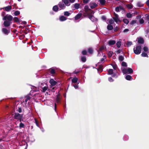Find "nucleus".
<instances>
[{
	"mask_svg": "<svg viewBox=\"0 0 149 149\" xmlns=\"http://www.w3.org/2000/svg\"><path fill=\"white\" fill-rule=\"evenodd\" d=\"M6 11L8 12L10 11L12 9V7L11 6H8L3 8Z\"/></svg>",
	"mask_w": 149,
	"mask_h": 149,
	"instance_id": "dca6fc26",
	"label": "nucleus"
},
{
	"mask_svg": "<svg viewBox=\"0 0 149 149\" xmlns=\"http://www.w3.org/2000/svg\"><path fill=\"white\" fill-rule=\"evenodd\" d=\"M89 18L93 22L97 20V19L96 18H95L93 15H91L89 16Z\"/></svg>",
	"mask_w": 149,
	"mask_h": 149,
	"instance_id": "ddd939ff",
	"label": "nucleus"
},
{
	"mask_svg": "<svg viewBox=\"0 0 149 149\" xmlns=\"http://www.w3.org/2000/svg\"><path fill=\"white\" fill-rule=\"evenodd\" d=\"M80 6V4L79 3H76L74 5V7L75 9H78L79 8Z\"/></svg>",
	"mask_w": 149,
	"mask_h": 149,
	"instance_id": "5701e85b",
	"label": "nucleus"
},
{
	"mask_svg": "<svg viewBox=\"0 0 149 149\" xmlns=\"http://www.w3.org/2000/svg\"><path fill=\"white\" fill-rule=\"evenodd\" d=\"M112 76L113 77H118V75H117L116 74V73H113Z\"/></svg>",
	"mask_w": 149,
	"mask_h": 149,
	"instance_id": "13d9d810",
	"label": "nucleus"
},
{
	"mask_svg": "<svg viewBox=\"0 0 149 149\" xmlns=\"http://www.w3.org/2000/svg\"><path fill=\"white\" fill-rule=\"evenodd\" d=\"M134 53L136 54H139L141 52V48L140 45H137L133 49Z\"/></svg>",
	"mask_w": 149,
	"mask_h": 149,
	"instance_id": "f03ea898",
	"label": "nucleus"
},
{
	"mask_svg": "<svg viewBox=\"0 0 149 149\" xmlns=\"http://www.w3.org/2000/svg\"><path fill=\"white\" fill-rule=\"evenodd\" d=\"M17 111H18L19 113H21L22 112V109L20 107H18Z\"/></svg>",
	"mask_w": 149,
	"mask_h": 149,
	"instance_id": "69168bd1",
	"label": "nucleus"
},
{
	"mask_svg": "<svg viewBox=\"0 0 149 149\" xmlns=\"http://www.w3.org/2000/svg\"><path fill=\"white\" fill-rule=\"evenodd\" d=\"M82 14L81 13H78L75 17V20H77L79 19L81 17Z\"/></svg>",
	"mask_w": 149,
	"mask_h": 149,
	"instance_id": "9b49d317",
	"label": "nucleus"
},
{
	"mask_svg": "<svg viewBox=\"0 0 149 149\" xmlns=\"http://www.w3.org/2000/svg\"><path fill=\"white\" fill-rule=\"evenodd\" d=\"M115 10L117 12H118L120 11V9L119 7H117L115 8Z\"/></svg>",
	"mask_w": 149,
	"mask_h": 149,
	"instance_id": "680f3d73",
	"label": "nucleus"
},
{
	"mask_svg": "<svg viewBox=\"0 0 149 149\" xmlns=\"http://www.w3.org/2000/svg\"><path fill=\"white\" fill-rule=\"evenodd\" d=\"M132 44V42L131 41H128L127 43V47H129Z\"/></svg>",
	"mask_w": 149,
	"mask_h": 149,
	"instance_id": "37998d69",
	"label": "nucleus"
},
{
	"mask_svg": "<svg viewBox=\"0 0 149 149\" xmlns=\"http://www.w3.org/2000/svg\"><path fill=\"white\" fill-rule=\"evenodd\" d=\"M99 1L101 4L102 5H104L106 2L105 0H99Z\"/></svg>",
	"mask_w": 149,
	"mask_h": 149,
	"instance_id": "cd10ccee",
	"label": "nucleus"
},
{
	"mask_svg": "<svg viewBox=\"0 0 149 149\" xmlns=\"http://www.w3.org/2000/svg\"><path fill=\"white\" fill-rule=\"evenodd\" d=\"M123 21L126 24H128V23H129V21L128 20V19H123Z\"/></svg>",
	"mask_w": 149,
	"mask_h": 149,
	"instance_id": "72a5a7b5",
	"label": "nucleus"
},
{
	"mask_svg": "<svg viewBox=\"0 0 149 149\" xmlns=\"http://www.w3.org/2000/svg\"><path fill=\"white\" fill-rule=\"evenodd\" d=\"M39 87L42 89V92H45L47 89L48 87L47 85L45 83H41L40 85L39 86Z\"/></svg>",
	"mask_w": 149,
	"mask_h": 149,
	"instance_id": "20e7f679",
	"label": "nucleus"
},
{
	"mask_svg": "<svg viewBox=\"0 0 149 149\" xmlns=\"http://www.w3.org/2000/svg\"><path fill=\"white\" fill-rule=\"evenodd\" d=\"M20 14V12L19 11H16L14 13V14L15 15L17 16Z\"/></svg>",
	"mask_w": 149,
	"mask_h": 149,
	"instance_id": "c03bdc74",
	"label": "nucleus"
},
{
	"mask_svg": "<svg viewBox=\"0 0 149 149\" xmlns=\"http://www.w3.org/2000/svg\"><path fill=\"white\" fill-rule=\"evenodd\" d=\"M116 43L115 40H110L108 42V45L109 46H111L114 45Z\"/></svg>",
	"mask_w": 149,
	"mask_h": 149,
	"instance_id": "9d476101",
	"label": "nucleus"
},
{
	"mask_svg": "<svg viewBox=\"0 0 149 149\" xmlns=\"http://www.w3.org/2000/svg\"><path fill=\"white\" fill-rule=\"evenodd\" d=\"M122 50L119 49L116 51L117 54H120L121 52H122Z\"/></svg>",
	"mask_w": 149,
	"mask_h": 149,
	"instance_id": "0e129e2a",
	"label": "nucleus"
},
{
	"mask_svg": "<svg viewBox=\"0 0 149 149\" xmlns=\"http://www.w3.org/2000/svg\"><path fill=\"white\" fill-rule=\"evenodd\" d=\"M129 31L128 29H125L123 31V32L124 33H126L128 32Z\"/></svg>",
	"mask_w": 149,
	"mask_h": 149,
	"instance_id": "e2e57ef3",
	"label": "nucleus"
},
{
	"mask_svg": "<svg viewBox=\"0 0 149 149\" xmlns=\"http://www.w3.org/2000/svg\"><path fill=\"white\" fill-rule=\"evenodd\" d=\"M114 21L113 19H110L109 21V24H113L114 23Z\"/></svg>",
	"mask_w": 149,
	"mask_h": 149,
	"instance_id": "49530a36",
	"label": "nucleus"
},
{
	"mask_svg": "<svg viewBox=\"0 0 149 149\" xmlns=\"http://www.w3.org/2000/svg\"><path fill=\"white\" fill-rule=\"evenodd\" d=\"M113 19L116 23H117L118 22H120L118 17H113Z\"/></svg>",
	"mask_w": 149,
	"mask_h": 149,
	"instance_id": "393cba45",
	"label": "nucleus"
},
{
	"mask_svg": "<svg viewBox=\"0 0 149 149\" xmlns=\"http://www.w3.org/2000/svg\"><path fill=\"white\" fill-rule=\"evenodd\" d=\"M97 6V4L95 2L91 3L90 4V7L91 9L94 8Z\"/></svg>",
	"mask_w": 149,
	"mask_h": 149,
	"instance_id": "1a4fd4ad",
	"label": "nucleus"
},
{
	"mask_svg": "<svg viewBox=\"0 0 149 149\" xmlns=\"http://www.w3.org/2000/svg\"><path fill=\"white\" fill-rule=\"evenodd\" d=\"M122 70L123 74H126L127 73V69L125 68H122Z\"/></svg>",
	"mask_w": 149,
	"mask_h": 149,
	"instance_id": "412c9836",
	"label": "nucleus"
},
{
	"mask_svg": "<svg viewBox=\"0 0 149 149\" xmlns=\"http://www.w3.org/2000/svg\"><path fill=\"white\" fill-rule=\"evenodd\" d=\"M106 59V57L105 56H104V57L102 58L101 59V61L102 62H104V61H105V59Z\"/></svg>",
	"mask_w": 149,
	"mask_h": 149,
	"instance_id": "4d7b16f0",
	"label": "nucleus"
},
{
	"mask_svg": "<svg viewBox=\"0 0 149 149\" xmlns=\"http://www.w3.org/2000/svg\"><path fill=\"white\" fill-rule=\"evenodd\" d=\"M125 79L128 80H130L132 79V76L130 75H127L125 77Z\"/></svg>",
	"mask_w": 149,
	"mask_h": 149,
	"instance_id": "b1692460",
	"label": "nucleus"
},
{
	"mask_svg": "<svg viewBox=\"0 0 149 149\" xmlns=\"http://www.w3.org/2000/svg\"><path fill=\"white\" fill-rule=\"evenodd\" d=\"M118 59L119 61H121L123 60L124 58L123 56L120 55L119 56Z\"/></svg>",
	"mask_w": 149,
	"mask_h": 149,
	"instance_id": "e433bc0d",
	"label": "nucleus"
},
{
	"mask_svg": "<svg viewBox=\"0 0 149 149\" xmlns=\"http://www.w3.org/2000/svg\"><path fill=\"white\" fill-rule=\"evenodd\" d=\"M12 23L11 22L5 20L3 23L4 26L6 27L9 26Z\"/></svg>",
	"mask_w": 149,
	"mask_h": 149,
	"instance_id": "0eeeda50",
	"label": "nucleus"
},
{
	"mask_svg": "<svg viewBox=\"0 0 149 149\" xmlns=\"http://www.w3.org/2000/svg\"><path fill=\"white\" fill-rule=\"evenodd\" d=\"M22 114H20L17 113H16L15 114L14 116V118L18 120H19V121L20 122H21L23 120H22Z\"/></svg>",
	"mask_w": 149,
	"mask_h": 149,
	"instance_id": "7ed1b4c3",
	"label": "nucleus"
},
{
	"mask_svg": "<svg viewBox=\"0 0 149 149\" xmlns=\"http://www.w3.org/2000/svg\"><path fill=\"white\" fill-rule=\"evenodd\" d=\"M59 19L61 21H63L66 20L67 18L63 16H61L60 17Z\"/></svg>",
	"mask_w": 149,
	"mask_h": 149,
	"instance_id": "f3484780",
	"label": "nucleus"
},
{
	"mask_svg": "<svg viewBox=\"0 0 149 149\" xmlns=\"http://www.w3.org/2000/svg\"><path fill=\"white\" fill-rule=\"evenodd\" d=\"M121 44H122V42H121V40H119V41H118L116 43V45L117 47L118 48H119L120 47L121 45Z\"/></svg>",
	"mask_w": 149,
	"mask_h": 149,
	"instance_id": "2eb2a0df",
	"label": "nucleus"
},
{
	"mask_svg": "<svg viewBox=\"0 0 149 149\" xmlns=\"http://www.w3.org/2000/svg\"><path fill=\"white\" fill-rule=\"evenodd\" d=\"M78 79L76 77H74L72 79V82L74 83H75L77 81Z\"/></svg>",
	"mask_w": 149,
	"mask_h": 149,
	"instance_id": "4be33fe9",
	"label": "nucleus"
},
{
	"mask_svg": "<svg viewBox=\"0 0 149 149\" xmlns=\"http://www.w3.org/2000/svg\"><path fill=\"white\" fill-rule=\"evenodd\" d=\"M113 71L112 69H110L108 70V74L109 75H111L113 74Z\"/></svg>",
	"mask_w": 149,
	"mask_h": 149,
	"instance_id": "a878e982",
	"label": "nucleus"
},
{
	"mask_svg": "<svg viewBox=\"0 0 149 149\" xmlns=\"http://www.w3.org/2000/svg\"><path fill=\"white\" fill-rule=\"evenodd\" d=\"M89 0H83V2L85 3H86L89 2Z\"/></svg>",
	"mask_w": 149,
	"mask_h": 149,
	"instance_id": "774afa93",
	"label": "nucleus"
},
{
	"mask_svg": "<svg viewBox=\"0 0 149 149\" xmlns=\"http://www.w3.org/2000/svg\"><path fill=\"white\" fill-rule=\"evenodd\" d=\"M24 127V124L22 123L21 122L19 124V127L20 128H23Z\"/></svg>",
	"mask_w": 149,
	"mask_h": 149,
	"instance_id": "58836bf2",
	"label": "nucleus"
},
{
	"mask_svg": "<svg viewBox=\"0 0 149 149\" xmlns=\"http://www.w3.org/2000/svg\"><path fill=\"white\" fill-rule=\"evenodd\" d=\"M118 26H116L115 28L114 29V31H117L118 30Z\"/></svg>",
	"mask_w": 149,
	"mask_h": 149,
	"instance_id": "bf43d9fd",
	"label": "nucleus"
},
{
	"mask_svg": "<svg viewBox=\"0 0 149 149\" xmlns=\"http://www.w3.org/2000/svg\"><path fill=\"white\" fill-rule=\"evenodd\" d=\"M49 82L52 86H54L56 84V82L53 79L50 80Z\"/></svg>",
	"mask_w": 149,
	"mask_h": 149,
	"instance_id": "f8f14e48",
	"label": "nucleus"
},
{
	"mask_svg": "<svg viewBox=\"0 0 149 149\" xmlns=\"http://www.w3.org/2000/svg\"><path fill=\"white\" fill-rule=\"evenodd\" d=\"M137 5L139 7H142L143 6V4L140 2H138Z\"/></svg>",
	"mask_w": 149,
	"mask_h": 149,
	"instance_id": "a18cd8bd",
	"label": "nucleus"
},
{
	"mask_svg": "<svg viewBox=\"0 0 149 149\" xmlns=\"http://www.w3.org/2000/svg\"><path fill=\"white\" fill-rule=\"evenodd\" d=\"M60 97H59V95H57L56 96V101L57 103H59L60 102Z\"/></svg>",
	"mask_w": 149,
	"mask_h": 149,
	"instance_id": "2f4dec72",
	"label": "nucleus"
},
{
	"mask_svg": "<svg viewBox=\"0 0 149 149\" xmlns=\"http://www.w3.org/2000/svg\"><path fill=\"white\" fill-rule=\"evenodd\" d=\"M138 43L141 44H143L144 42L143 39L141 38H139L138 39Z\"/></svg>",
	"mask_w": 149,
	"mask_h": 149,
	"instance_id": "aec40b11",
	"label": "nucleus"
},
{
	"mask_svg": "<svg viewBox=\"0 0 149 149\" xmlns=\"http://www.w3.org/2000/svg\"><path fill=\"white\" fill-rule=\"evenodd\" d=\"M81 53L83 55H85L86 54L87 52L86 51L84 50L82 51V52H81Z\"/></svg>",
	"mask_w": 149,
	"mask_h": 149,
	"instance_id": "603ef678",
	"label": "nucleus"
},
{
	"mask_svg": "<svg viewBox=\"0 0 149 149\" xmlns=\"http://www.w3.org/2000/svg\"><path fill=\"white\" fill-rule=\"evenodd\" d=\"M141 55L143 57H148V55L145 52H142L141 54Z\"/></svg>",
	"mask_w": 149,
	"mask_h": 149,
	"instance_id": "4c0bfd02",
	"label": "nucleus"
},
{
	"mask_svg": "<svg viewBox=\"0 0 149 149\" xmlns=\"http://www.w3.org/2000/svg\"><path fill=\"white\" fill-rule=\"evenodd\" d=\"M13 19V17L11 15H8L5 16L3 18V20H7L10 22H11Z\"/></svg>",
	"mask_w": 149,
	"mask_h": 149,
	"instance_id": "39448f33",
	"label": "nucleus"
},
{
	"mask_svg": "<svg viewBox=\"0 0 149 149\" xmlns=\"http://www.w3.org/2000/svg\"><path fill=\"white\" fill-rule=\"evenodd\" d=\"M103 69V66L102 65H100L99 66L98 68L97 69V70L98 71H100V72H101Z\"/></svg>",
	"mask_w": 149,
	"mask_h": 149,
	"instance_id": "ea45409f",
	"label": "nucleus"
},
{
	"mask_svg": "<svg viewBox=\"0 0 149 149\" xmlns=\"http://www.w3.org/2000/svg\"><path fill=\"white\" fill-rule=\"evenodd\" d=\"M108 80H109V81L110 82H112L113 81V79L111 77H110L109 78Z\"/></svg>",
	"mask_w": 149,
	"mask_h": 149,
	"instance_id": "052dcab7",
	"label": "nucleus"
},
{
	"mask_svg": "<svg viewBox=\"0 0 149 149\" xmlns=\"http://www.w3.org/2000/svg\"><path fill=\"white\" fill-rule=\"evenodd\" d=\"M62 1L65 6H68L70 5V3L69 0H62Z\"/></svg>",
	"mask_w": 149,
	"mask_h": 149,
	"instance_id": "6e6552de",
	"label": "nucleus"
},
{
	"mask_svg": "<svg viewBox=\"0 0 149 149\" xmlns=\"http://www.w3.org/2000/svg\"><path fill=\"white\" fill-rule=\"evenodd\" d=\"M136 23V22L135 20H132L131 22L130 23V24L131 25H133L134 24Z\"/></svg>",
	"mask_w": 149,
	"mask_h": 149,
	"instance_id": "6e6d98bb",
	"label": "nucleus"
},
{
	"mask_svg": "<svg viewBox=\"0 0 149 149\" xmlns=\"http://www.w3.org/2000/svg\"><path fill=\"white\" fill-rule=\"evenodd\" d=\"M126 15L127 17L129 18L132 17V14L129 13H127Z\"/></svg>",
	"mask_w": 149,
	"mask_h": 149,
	"instance_id": "a19ab883",
	"label": "nucleus"
},
{
	"mask_svg": "<svg viewBox=\"0 0 149 149\" xmlns=\"http://www.w3.org/2000/svg\"><path fill=\"white\" fill-rule=\"evenodd\" d=\"M107 29L109 30H111L113 29V26L111 25H108L107 27Z\"/></svg>",
	"mask_w": 149,
	"mask_h": 149,
	"instance_id": "c85d7f7f",
	"label": "nucleus"
},
{
	"mask_svg": "<svg viewBox=\"0 0 149 149\" xmlns=\"http://www.w3.org/2000/svg\"><path fill=\"white\" fill-rule=\"evenodd\" d=\"M88 53L90 54H92L93 52V49L91 47H90L88 49Z\"/></svg>",
	"mask_w": 149,
	"mask_h": 149,
	"instance_id": "c756f323",
	"label": "nucleus"
},
{
	"mask_svg": "<svg viewBox=\"0 0 149 149\" xmlns=\"http://www.w3.org/2000/svg\"><path fill=\"white\" fill-rule=\"evenodd\" d=\"M81 60L84 62H86V57L85 56H81Z\"/></svg>",
	"mask_w": 149,
	"mask_h": 149,
	"instance_id": "bb28decb",
	"label": "nucleus"
},
{
	"mask_svg": "<svg viewBox=\"0 0 149 149\" xmlns=\"http://www.w3.org/2000/svg\"><path fill=\"white\" fill-rule=\"evenodd\" d=\"M64 14L65 16H68L71 14V13L68 11H65L64 12Z\"/></svg>",
	"mask_w": 149,
	"mask_h": 149,
	"instance_id": "7c9ffc66",
	"label": "nucleus"
},
{
	"mask_svg": "<svg viewBox=\"0 0 149 149\" xmlns=\"http://www.w3.org/2000/svg\"><path fill=\"white\" fill-rule=\"evenodd\" d=\"M133 70L131 68H128L127 69V72L129 74H131L133 72Z\"/></svg>",
	"mask_w": 149,
	"mask_h": 149,
	"instance_id": "f704fd0d",
	"label": "nucleus"
},
{
	"mask_svg": "<svg viewBox=\"0 0 149 149\" xmlns=\"http://www.w3.org/2000/svg\"><path fill=\"white\" fill-rule=\"evenodd\" d=\"M128 9H131L133 8V6L132 4H128L126 5Z\"/></svg>",
	"mask_w": 149,
	"mask_h": 149,
	"instance_id": "473e14b6",
	"label": "nucleus"
},
{
	"mask_svg": "<svg viewBox=\"0 0 149 149\" xmlns=\"http://www.w3.org/2000/svg\"><path fill=\"white\" fill-rule=\"evenodd\" d=\"M14 22H19V19L17 17H15L14 18Z\"/></svg>",
	"mask_w": 149,
	"mask_h": 149,
	"instance_id": "de8ad7c7",
	"label": "nucleus"
},
{
	"mask_svg": "<svg viewBox=\"0 0 149 149\" xmlns=\"http://www.w3.org/2000/svg\"><path fill=\"white\" fill-rule=\"evenodd\" d=\"M122 65L123 66L127 67V65L126 63L125 62H123L121 63Z\"/></svg>",
	"mask_w": 149,
	"mask_h": 149,
	"instance_id": "09e8293b",
	"label": "nucleus"
},
{
	"mask_svg": "<svg viewBox=\"0 0 149 149\" xmlns=\"http://www.w3.org/2000/svg\"><path fill=\"white\" fill-rule=\"evenodd\" d=\"M79 72V71L78 70H75L73 72V73L74 74H77V73H78Z\"/></svg>",
	"mask_w": 149,
	"mask_h": 149,
	"instance_id": "338daca9",
	"label": "nucleus"
},
{
	"mask_svg": "<svg viewBox=\"0 0 149 149\" xmlns=\"http://www.w3.org/2000/svg\"><path fill=\"white\" fill-rule=\"evenodd\" d=\"M50 72L51 74H53L55 73L54 70L53 69H51L50 70Z\"/></svg>",
	"mask_w": 149,
	"mask_h": 149,
	"instance_id": "864d4df0",
	"label": "nucleus"
},
{
	"mask_svg": "<svg viewBox=\"0 0 149 149\" xmlns=\"http://www.w3.org/2000/svg\"><path fill=\"white\" fill-rule=\"evenodd\" d=\"M98 53L97 55L98 56H101L102 54V52H101L98 50L97 51Z\"/></svg>",
	"mask_w": 149,
	"mask_h": 149,
	"instance_id": "8fccbe9b",
	"label": "nucleus"
},
{
	"mask_svg": "<svg viewBox=\"0 0 149 149\" xmlns=\"http://www.w3.org/2000/svg\"><path fill=\"white\" fill-rule=\"evenodd\" d=\"M2 31L3 33L6 35H7L8 33V30L5 28H2Z\"/></svg>",
	"mask_w": 149,
	"mask_h": 149,
	"instance_id": "4468645a",
	"label": "nucleus"
},
{
	"mask_svg": "<svg viewBox=\"0 0 149 149\" xmlns=\"http://www.w3.org/2000/svg\"><path fill=\"white\" fill-rule=\"evenodd\" d=\"M53 10L54 11L56 12H57L58 10V6L57 5H55L54 6L53 8Z\"/></svg>",
	"mask_w": 149,
	"mask_h": 149,
	"instance_id": "6ab92c4d",
	"label": "nucleus"
},
{
	"mask_svg": "<svg viewBox=\"0 0 149 149\" xmlns=\"http://www.w3.org/2000/svg\"><path fill=\"white\" fill-rule=\"evenodd\" d=\"M111 65L112 66L113 69L115 70H116L117 69V67L116 65H115L114 64H111Z\"/></svg>",
	"mask_w": 149,
	"mask_h": 149,
	"instance_id": "79ce46f5",
	"label": "nucleus"
},
{
	"mask_svg": "<svg viewBox=\"0 0 149 149\" xmlns=\"http://www.w3.org/2000/svg\"><path fill=\"white\" fill-rule=\"evenodd\" d=\"M30 99V97L29 96H28L25 97L22 102V104L23 107H27L29 105V102L27 103L28 101Z\"/></svg>",
	"mask_w": 149,
	"mask_h": 149,
	"instance_id": "f257e3e1",
	"label": "nucleus"
},
{
	"mask_svg": "<svg viewBox=\"0 0 149 149\" xmlns=\"http://www.w3.org/2000/svg\"><path fill=\"white\" fill-rule=\"evenodd\" d=\"M58 5L60 8V10L64 9L66 7V6L62 1L60 2Z\"/></svg>",
	"mask_w": 149,
	"mask_h": 149,
	"instance_id": "423d86ee",
	"label": "nucleus"
},
{
	"mask_svg": "<svg viewBox=\"0 0 149 149\" xmlns=\"http://www.w3.org/2000/svg\"><path fill=\"white\" fill-rule=\"evenodd\" d=\"M105 48H106V47L103 46L100 47L98 50L101 52H102V50H104Z\"/></svg>",
	"mask_w": 149,
	"mask_h": 149,
	"instance_id": "c9c22d12",
	"label": "nucleus"
},
{
	"mask_svg": "<svg viewBox=\"0 0 149 149\" xmlns=\"http://www.w3.org/2000/svg\"><path fill=\"white\" fill-rule=\"evenodd\" d=\"M143 49L144 51L146 52L148 50V48L147 47L145 46L144 47Z\"/></svg>",
	"mask_w": 149,
	"mask_h": 149,
	"instance_id": "3c124183",
	"label": "nucleus"
},
{
	"mask_svg": "<svg viewBox=\"0 0 149 149\" xmlns=\"http://www.w3.org/2000/svg\"><path fill=\"white\" fill-rule=\"evenodd\" d=\"M144 22V21L143 19H141L139 20V23L140 24H143Z\"/></svg>",
	"mask_w": 149,
	"mask_h": 149,
	"instance_id": "5fc2aeb1",
	"label": "nucleus"
},
{
	"mask_svg": "<svg viewBox=\"0 0 149 149\" xmlns=\"http://www.w3.org/2000/svg\"><path fill=\"white\" fill-rule=\"evenodd\" d=\"M84 10L85 12L87 13L89 11V10H90V9L89 8V7L87 5H86L84 7Z\"/></svg>",
	"mask_w": 149,
	"mask_h": 149,
	"instance_id": "a211bd4d",
	"label": "nucleus"
}]
</instances>
